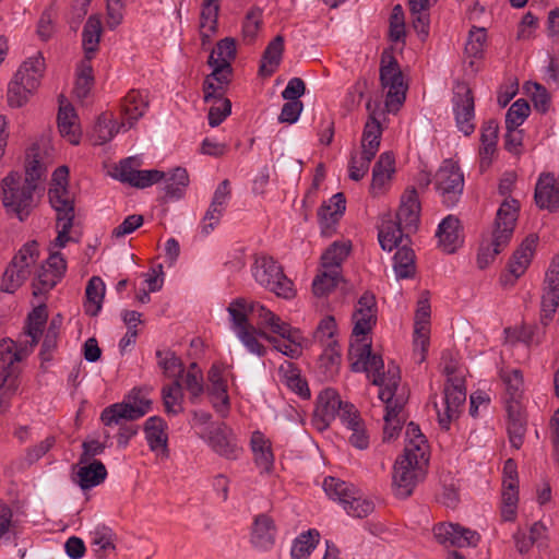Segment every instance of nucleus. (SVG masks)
Returning a JSON list of instances; mask_svg holds the SVG:
<instances>
[{
  "label": "nucleus",
  "instance_id": "31",
  "mask_svg": "<svg viewBox=\"0 0 559 559\" xmlns=\"http://www.w3.org/2000/svg\"><path fill=\"white\" fill-rule=\"evenodd\" d=\"M420 204L415 189L405 191L396 213V221L403 225L407 233H414L419 223Z\"/></svg>",
  "mask_w": 559,
  "mask_h": 559
},
{
  "label": "nucleus",
  "instance_id": "34",
  "mask_svg": "<svg viewBox=\"0 0 559 559\" xmlns=\"http://www.w3.org/2000/svg\"><path fill=\"white\" fill-rule=\"evenodd\" d=\"M436 236L442 250L447 253H453L462 243L459 219L448 215L439 224Z\"/></svg>",
  "mask_w": 559,
  "mask_h": 559
},
{
  "label": "nucleus",
  "instance_id": "39",
  "mask_svg": "<svg viewBox=\"0 0 559 559\" xmlns=\"http://www.w3.org/2000/svg\"><path fill=\"white\" fill-rule=\"evenodd\" d=\"M367 109L370 111V115L362 132L361 152L367 153L369 156H376L380 147L382 128L379 119L376 117V112L371 111L370 104L367 105Z\"/></svg>",
  "mask_w": 559,
  "mask_h": 559
},
{
  "label": "nucleus",
  "instance_id": "14",
  "mask_svg": "<svg viewBox=\"0 0 559 559\" xmlns=\"http://www.w3.org/2000/svg\"><path fill=\"white\" fill-rule=\"evenodd\" d=\"M139 164L135 157L124 158L111 171V176L132 187L144 189L165 178L163 171L156 169H138Z\"/></svg>",
  "mask_w": 559,
  "mask_h": 559
},
{
  "label": "nucleus",
  "instance_id": "58",
  "mask_svg": "<svg viewBox=\"0 0 559 559\" xmlns=\"http://www.w3.org/2000/svg\"><path fill=\"white\" fill-rule=\"evenodd\" d=\"M337 325L334 317L326 316L319 322L317 330L313 334L314 341L318 342L321 347L338 345L336 340Z\"/></svg>",
  "mask_w": 559,
  "mask_h": 559
},
{
  "label": "nucleus",
  "instance_id": "13",
  "mask_svg": "<svg viewBox=\"0 0 559 559\" xmlns=\"http://www.w3.org/2000/svg\"><path fill=\"white\" fill-rule=\"evenodd\" d=\"M452 110L456 127L464 135L475 131L474 96L466 83H456L453 87Z\"/></svg>",
  "mask_w": 559,
  "mask_h": 559
},
{
  "label": "nucleus",
  "instance_id": "59",
  "mask_svg": "<svg viewBox=\"0 0 559 559\" xmlns=\"http://www.w3.org/2000/svg\"><path fill=\"white\" fill-rule=\"evenodd\" d=\"M341 348L340 345L322 347L319 358V367L323 370L325 378H333L340 369Z\"/></svg>",
  "mask_w": 559,
  "mask_h": 559
},
{
  "label": "nucleus",
  "instance_id": "28",
  "mask_svg": "<svg viewBox=\"0 0 559 559\" xmlns=\"http://www.w3.org/2000/svg\"><path fill=\"white\" fill-rule=\"evenodd\" d=\"M107 477V469L105 465L98 461H85L79 460L74 474L73 480L83 490L91 489L100 485Z\"/></svg>",
  "mask_w": 559,
  "mask_h": 559
},
{
  "label": "nucleus",
  "instance_id": "45",
  "mask_svg": "<svg viewBox=\"0 0 559 559\" xmlns=\"http://www.w3.org/2000/svg\"><path fill=\"white\" fill-rule=\"evenodd\" d=\"M106 286L104 281L98 276H93L86 286V301L84 304L85 312L90 316H97L102 309L105 297Z\"/></svg>",
  "mask_w": 559,
  "mask_h": 559
},
{
  "label": "nucleus",
  "instance_id": "33",
  "mask_svg": "<svg viewBox=\"0 0 559 559\" xmlns=\"http://www.w3.org/2000/svg\"><path fill=\"white\" fill-rule=\"evenodd\" d=\"M498 123L495 120L486 121L481 127L479 147V168L487 170L497 152Z\"/></svg>",
  "mask_w": 559,
  "mask_h": 559
},
{
  "label": "nucleus",
  "instance_id": "63",
  "mask_svg": "<svg viewBox=\"0 0 559 559\" xmlns=\"http://www.w3.org/2000/svg\"><path fill=\"white\" fill-rule=\"evenodd\" d=\"M236 41L234 38L226 37L217 43L216 48L210 55L209 63H228L235 59Z\"/></svg>",
  "mask_w": 559,
  "mask_h": 559
},
{
  "label": "nucleus",
  "instance_id": "38",
  "mask_svg": "<svg viewBox=\"0 0 559 559\" xmlns=\"http://www.w3.org/2000/svg\"><path fill=\"white\" fill-rule=\"evenodd\" d=\"M285 48V39L282 35L274 37L266 46L260 63V73L271 76L280 67Z\"/></svg>",
  "mask_w": 559,
  "mask_h": 559
},
{
  "label": "nucleus",
  "instance_id": "23",
  "mask_svg": "<svg viewBox=\"0 0 559 559\" xmlns=\"http://www.w3.org/2000/svg\"><path fill=\"white\" fill-rule=\"evenodd\" d=\"M395 157L391 152H383L372 168L370 193L373 197L383 195L389 191L395 175Z\"/></svg>",
  "mask_w": 559,
  "mask_h": 559
},
{
  "label": "nucleus",
  "instance_id": "2",
  "mask_svg": "<svg viewBox=\"0 0 559 559\" xmlns=\"http://www.w3.org/2000/svg\"><path fill=\"white\" fill-rule=\"evenodd\" d=\"M429 462V447L419 427L409 423L405 430V448L393 469V486L397 497L412 495L416 485L425 477Z\"/></svg>",
  "mask_w": 559,
  "mask_h": 559
},
{
  "label": "nucleus",
  "instance_id": "3",
  "mask_svg": "<svg viewBox=\"0 0 559 559\" xmlns=\"http://www.w3.org/2000/svg\"><path fill=\"white\" fill-rule=\"evenodd\" d=\"M348 356L352 370L355 372H366L367 377L374 385L379 386V399L388 401L392 399L394 393L405 391V386L401 384L400 369L394 364L388 366V370L381 371L384 367L380 356L371 353V343L369 340L361 342L352 341L349 345Z\"/></svg>",
  "mask_w": 559,
  "mask_h": 559
},
{
  "label": "nucleus",
  "instance_id": "17",
  "mask_svg": "<svg viewBox=\"0 0 559 559\" xmlns=\"http://www.w3.org/2000/svg\"><path fill=\"white\" fill-rule=\"evenodd\" d=\"M538 243V236L528 235L513 252L509 261V274L502 275L500 282L502 286H512L530 266Z\"/></svg>",
  "mask_w": 559,
  "mask_h": 559
},
{
  "label": "nucleus",
  "instance_id": "22",
  "mask_svg": "<svg viewBox=\"0 0 559 559\" xmlns=\"http://www.w3.org/2000/svg\"><path fill=\"white\" fill-rule=\"evenodd\" d=\"M536 205L550 212L559 211V173H542L538 176L535 193Z\"/></svg>",
  "mask_w": 559,
  "mask_h": 559
},
{
  "label": "nucleus",
  "instance_id": "56",
  "mask_svg": "<svg viewBox=\"0 0 559 559\" xmlns=\"http://www.w3.org/2000/svg\"><path fill=\"white\" fill-rule=\"evenodd\" d=\"M323 490L330 499L337 501L342 506L347 501L348 497H353V493H356V488L353 485L334 477H326L324 479Z\"/></svg>",
  "mask_w": 559,
  "mask_h": 559
},
{
  "label": "nucleus",
  "instance_id": "40",
  "mask_svg": "<svg viewBox=\"0 0 559 559\" xmlns=\"http://www.w3.org/2000/svg\"><path fill=\"white\" fill-rule=\"evenodd\" d=\"M437 0H408L412 24L416 33L425 39L429 34V10Z\"/></svg>",
  "mask_w": 559,
  "mask_h": 559
},
{
  "label": "nucleus",
  "instance_id": "42",
  "mask_svg": "<svg viewBox=\"0 0 559 559\" xmlns=\"http://www.w3.org/2000/svg\"><path fill=\"white\" fill-rule=\"evenodd\" d=\"M102 35V22L99 17L92 15L87 19L82 32V45L85 59L91 60L98 49Z\"/></svg>",
  "mask_w": 559,
  "mask_h": 559
},
{
  "label": "nucleus",
  "instance_id": "11",
  "mask_svg": "<svg viewBox=\"0 0 559 559\" xmlns=\"http://www.w3.org/2000/svg\"><path fill=\"white\" fill-rule=\"evenodd\" d=\"M435 186L447 206L456 204L463 192L464 176L455 162L445 159L441 164L435 176Z\"/></svg>",
  "mask_w": 559,
  "mask_h": 559
},
{
  "label": "nucleus",
  "instance_id": "43",
  "mask_svg": "<svg viewBox=\"0 0 559 559\" xmlns=\"http://www.w3.org/2000/svg\"><path fill=\"white\" fill-rule=\"evenodd\" d=\"M45 68V59L41 52H36L34 56L23 61L14 74V78L22 82L26 79H34V87L38 88Z\"/></svg>",
  "mask_w": 559,
  "mask_h": 559
},
{
  "label": "nucleus",
  "instance_id": "6",
  "mask_svg": "<svg viewBox=\"0 0 559 559\" xmlns=\"http://www.w3.org/2000/svg\"><path fill=\"white\" fill-rule=\"evenodd\" d=\"M37 183L28 181L16 171H11L1 181L2 204L8 213L25 221L36 206Z\"/></svg>",
  "mask_w": 559,
  "mask_h": 559
},
{
  "label": "nucleus",
  "instance_id": "54",
  "mask_svg": "<svg viewBox=\"0 0 559 559\" xmlns=\"http://www.w3.org/2000/svg\"><path fill=\"white\" fill-rule=\"evenodd\" d=\"M393 269L397 278L412 277L415 273L414 251L406 246L399 248L393 257Z\"/></svg>",
  "mask_w": 559,
  "mask_h": 559
},
{
  "label": "nucleus",
  "instance_id": "32",
  "mask_svg": "<svg viewBox=\"0 0 559 559\" xmlns=\"http://www.w3.org/2000/svg\"><path fill=\"white\" fill-rule=\"evenodd\" d=\"M58 129L62 138L71 144H79L82 131L74 108L67 100L61 99L58 112Z\"/></svg>",
  "mask_w": 559,
  "mask_h": 559
},
{
  "label": "nucleus",
  "instance_id": "55",
  "mask_svg": "<svg viewBox=\"0 0 559 559\" xmlns=\"http://www.w3.org/2000/svg\"><path fill=\"white\" fill-rule=\"evenodd\" d=\"M519 486H502L500 514L504 522H513L518 514Z\"/></svg>",
  "mask_w": 559,
  "mask_h": 559
},
{
  "label": "nucleus",
  "instance_id": "24",
  "mask_svg": "<svg viewBox=\"0 0 559 559\" xmlns=\"http://www.w3.org/2000/svg\"><path fill=\"white\" fill-rule=\"evenodd\" d=\"M346 209V200L343 193L332 195L328 202L323 203L318 212L321 234L324 237H331L336 229L341 217Z\"/></svg>",
  "mask_w": 559,
  "mask_h": 559
},
{
  "label": "nucleus",
  "instance_id": "64",
  "mask_svg": "<svg viewBox=\"0 0 559 559\" xmlns=\"http://www.w3.org/2000/svg\"><path fill=\"white\" fill-rule=\"evenodd\" d=\"M60 276L51 272L47 266L41 265L33 282V295L40 296L53 288L60 281Z\"/></svg>",
  "mask_w": 559,
  "mask_h": 559
},
{
  "label": "nucleus",
  "instance_id": "52",
  "mask_svg": "<svg viewBox=\"0 0 559 559\" xmlns=\"http://www.w3.org/2000/svg\"><path fill=\"white\" fill-rule=\"evenodd\" d=\"M165 411L169 415H178L183 411V393L180 380L165 385L162 390Z\"/></svg>",
  "mask_w": 559,
  "mask_h": 559
},
{
  "label": "nucleus",
  "instance_id": "7",
  "mask_svg": "<svg viewBox=\"0 0 559 559\" xmlns=\"http://www.w3.org/2000/svg\"><path fill=\"white\" fill-rule=\"evenodd\" d=\"M254 280L263 287L283 298L294 296L293 283L283 273L282 267L271 257H258L252 266Z\"/></svg>",
  "mask_w": 559,
  "mask_h": 559
},
{
  "label": "nucleus",
  "instance_id": "44",
  "mask_svg": "<svg viewBox=\"0 0 559 559\" xmlns=\"http://www.w3.org/2000/svg\"><path fill=\"white\" fill-rule=\"evenodd\" d=\"M36 90L34 79H26L22 82L13 78L8 87L9 105L15 108L24 106Z\"/></svg>",
  "mask_w": 559,
  "mask_h": 559
},
{
  "label": "nucleus",
  "instance_id": "35",
  "mask_svg": "<svg viewBox=\"0 0 559 559\" xmlns=\"http://www.w3.org/2000/svg\"><path fill=\"white\" fill-rule=\"evenodd\" d=\"M342 423L352 431L348 441L353 447L359 450H365L369 447V435L356 408L349 407L344 411L342 413Z\"/></svg>",
  "mask_w": 559,
  "mask_h": 559
},
{
  "label": "nucleus",
  "instance_id": "25",
  "mask_svg": "<svg viewBox=\"0 0 559 559\" xmlns=\"http://www.w3.org/2000/svg\"><path fill=\"white\" fill-rule=\"evenodd\" d=\"M247 308H250V316L257 320L259 329L265 332L269 331L270 334H276L280 337L295 330L289 323L283 321L277 314L263 305L247 299Z\"/></svg>",
  "mask_w": 559,
  "mask_h": 559
},
{
  "label": "nucleus",
  "instance_id": "27",
  "mask_svg": "<svg viewBox=\"0 0 559 559\" xmlns=\"http://www.w3.org/2000/svg\"><path fill=\"white\" fill-rule=\"evenodd\" d=\"M148 107L147 95L145 92L130 91L121 104V128L128 130L144 116Z\"/></svg>",
  "mask_w": 559,
  "mask_h": 559
},
{
  "label": "nucleus",
  "instance_id": "18",
  "mask_svg": "<svg viewBox=\"0 0 559 559\" xmlns=\"http://www.w3.org/2000/svg\"><path fill=\"white\" fill-rule=\"evenodd\" d=\"M436 540L445 547L476 546L479 535L467 527L454 523H439L433 527Z\"/></svg>",
  "mask_w": 559,
  "mask_h": 559
},
{
  "label": "nucleus",
  "instance_id": "26",
  "mask_svg": "<svg viewBox=\"0 0 559 559\" xmlns=\"http://www.w3.org/2000/svg\"><path fill=\"white\" fill-rule=\"evenodd\" d=\"M50 162L45 144H32L25 155V177L28 181L37 183L46 177L47 166Z\"/></svg>",
  "mask_w": 559,
  "mask_h": 559
},
{
  "label": "nucleus",
  "instance_id": "30",
  "mask_svg": "<svg viewBox=\"0 0 559 559\" xmlns=\"http://www.w3.org/2000/svg\"><path fill=\"white\" fill-rule=\"evenodd\" d=\"M166 421L157 416L146 419L144 425L145 439L150 449L157 455H168V435Z\"/></svg>",
  "mask_w": 559,
  "mask_h": 559
},
{
  "label": "nucleus",
  "instance_id": "10",
  "mask_svg": "<svg viewBox=\"0 0 559 559\" xmlns=\"http://www.w3.org/2000/svg\"><path fill=\"white\" fill-rule=\"evenodd\" d=\"M198 436L213 452L226 460H237L242 453L235 432L225 423L211 425L204 431H198Z\"/></svg>",
  "mask_w": 559,
  "mask_h": 559
},
{
  "label": "nucleus",
  "instance_id": "50",
  "mask_svg": "<svg viewBox=\"0 0 559 559\" xmlns=\"http://www.w3.org/2000/svg\"><path fill=\"white\" fill-rule=\"evenodd\" d=\"M320 540L317 530H309L295 538L292 545L290 555L293 559H307Z\"/></svg>",
  "mask_w": 559,
  "mask_h": 559
},
{
  "label": "nucleus",
  "instance_id": "1",
  "mask_svg": "<svg viewBox=\"0 0 559 559\" xmlns=\"http://www.w3.org/2000/svg\"><path fill=\"white\" fill-rule=\"evenodd\" d=\"M47 318L46 307L37 306L28 314L25 331L16 342L12 340L0 342V389L7 388L10 391L16 389L19 362L33 352L43 334Z\"/></svg>",
  "mask_w": 559,
  "mask_h": 559
},
{
  "label": "nucleus",
  "instance_id": "37",
  "mask_svg": "<svg viewBox=\"0 0 559 559\" xmlns=\"http://www.w3.org/2000/svg\"><path fill=\"white\" fill-rule=\"evenodd\" d=\"M254 462L262 472H270L274 464L271 441L261 432L254 431L250 440Z\"/></svg>",
  "mask_w": 559,
  "mask_h": 559
},
{
  "label": "nucleus",
  "instance_id": "16",
  "mask_svg": "<svg viewBox=\"0 0 559 559\" xmlns=\"http://www.w3.org/2000/svg\"><path fill=\"white\" fill-rule=\"evenodd\" d=\"M559 307V253L551 260L544 280L540 322L548 325Z\"/></svg>",
  "mask_w": 559,
  "mask_h": 559
},
{
  "label": "nucleus",
  "instance_id": "21",
  "mask_svg": "<svg viewBox=\"0 0 559 559\" xmlns=\"http://www.w3.org/2000/svg\"><path fill=\"white\" fill-rule=\"evenodd\" d=\"M353 341L368 340L367 334L371 331L376 323V299L374 296L365 293L356 305L355 312L353 314Z\"/></svg>",
  "mask_w": 559,
  "mask_h": 559
},
{
  "label": "nucleus",
  "instance_id": "47",
  "mask_svg": "<svg viewBox=\"0 0 559 559\" xmlns=\"http://www.w3.org/2000/svg\"><path fill=\"white\" fill-rule=\"evenodd\" d=\"M301 342H302V335L298 329H295L288 334H284L281 336V338H276L273 336V341H270L277 352L282 353L283 355L289 357V358H297L301 355Z\"/></svg>",
  "mask_w": 559,
  "mask_h": 559
},
{
  "label": "nucleus",
  "instance_id": "53",
  "mask_svg": "<svg viewBox=\"0 0 559 559\" xmlns=\"http://www.w3.org/2000/svg\"><path fill=\"white\" fill-rule=\"evenodd\" d=\"M118 130L112 115L102 114L93 128L91 139L95 145H103L111 141Z\"/></svg>",
  "mask_w": 559,
  "mask_h": 559
},
{
  "label": "nucleus",
  "instance_id": "62",
  "mask_svg": "<svg viewBox=\"0 0 559 559\" xmlns=\"http://www.w3.org/2000/svg\"><path fill=\"white\" fill-rule=\"evenodd\" d=\"M374 156H369L364 152H353L348 163V177L354 181L361 180L368 173L370 163Z\"/></svg>",
  "mask_w": 559,
  "mask_h": 559
},
{
  "label": "nucleus",
  "instance_id": "61",
  "mask_svg": "<svg viewBox=\"0 0 559 559\" xmlns=\"http://www.w3.org/2000/svg\"><path fill=\"white\" fill-rule=\"evenodd\" d=\"M39 257L38 245L36 241L25 243L14 255L12 263L20 270L26 271L29 275Z\"/></svg>",
  "mask_w": 559,
  "mask_h": 559
},
{
  "label": "nucleus",
  "instance_id": "19",
  "mask_svg": "<svg viewBox=\"0 0 559 559\" xmlns=\"http://www.w3.org/2000/svg\"><path fill=\"white\" fill-rule=\"evenodd\" d=\"M207 380V391L212 405L217 414L226 417L230 407L227 384L228 371L218 365H213L209 370Z\"/></svg>",
  "mask_w": 559,
  "mask_h": 559
},
{
  "label": "nucleus",
  "instance_id": "12",
  "mask_svg": "<svg viewBox=\"0 0 559 559\" xmlns=\"http://www.w3.org/2000/svg\"><path fill=\"white\" fill-rule=\"evenodd\" d=\"M349 407L355 408L353 404L343 403L335 390L325 389L317 399L311 424L318 431H324L336 416L342 420V413Z\"/></svg>",
  "mask_w": 559,
  "mask_h": 559
},
{
  "label": "nucleus",
  "instance_id": "8",
  "mask_svg": "<svg viewBox=\"0 0 559 559\" xmlns=\"http://www.w3.org/2000/svg\"><path fill=\"white\" fill-rule=\"evenodd\" d=\"M151 408L152 402L142 391H132L129 402L106 407L100 414V420L105 426L121 425L123 420H136L143 417Z\"/></svg>",
  "mask_w": 559,
  "mask_h": 559
},
{
  "label": "nucleus",
  "instance_id": "4",
  "mask_svg": "<svg viewBox=\"0 0 559 559\" xmlns=\"http://www.w3.org/2000/svg\"><path fill=\"white\" fill-rule=\"evenodd\" d=\"M519 203L516 200H506L497 211L492 231L480 242L477 253V265L486 269L510 242L518 219Z\"/></svg>",
  "mask_w": 559,
  "mask_h": 559
},
{
  "label": "nucleus",
  "instance_id": "9",
  "mask_svg": "<svg viewBox=\"0 0 559 559\" xmlns=\"http://www.w3.org/2000/svg\"><path fill=\"white\" fill-rule=\"evenodd\" d=\"M380 80L385 92V107L389 112H395L405 100L407 86L397 61L389 56L382 59Z\"/></svg>",
  "mask_w": 559,
  "mask_h": 559
},
{
  "label": "nucleus",
  "instance_id": "41",
  "mask_svg": "<svg viewBox=\"0 0 559 559\" xmlns=\"http://www.w3.org/2000/svg\"><path fill=\"white\" fill-rule=\"evenodd\" d=\"M218 16V4L216 0H204L200 16V36L202 45L211 41L212 35L216 32Z\"/></svg>",
  "mask_w": 559,
  "mask_h": 559
},
{
  "label": "nucleus",
  "instance_id": "57",
  "mask_svg": "<svg viewBox=\"0 0 559 559\" xmlns=\"http://www.w3.org/2000/svg\"><path fill=\"white\" fill-rule=\"evenodd\" d=\"M189 185V176L185 168L177 167L165 180V194L169 199H179Z\"/></svg>",
  "mask_w": 559,
  "mask_h": 559
},
{
  "label": "nucleus",
  "instance_id": "51",
  "mask_svg": "<svg viewBox=\"0 0 559 559\" xmlns=\"http://www.w3.org/2000/svg\"><path fill=\"white\" fill-rule=\"evenodd\" d=\"M158 367L163 370L165 377L179 380L185 369L181 359L169 349H158L156 352Z\"/></svg>",
  "mask_w": 559,
  "mask_h": 559
},
{
  "label": "nucleus",
  "instance_id": "49",
  "mask_svg": "<svg viewBox=\"0 0 559 559\" xmlns=\"http://www.w3.org/2000/svg\"><path fill=\"white\" fill-rule=\"evenodd\" d=\"M91 544L98 556H107L116 548L115 534L111 528L98 525L91 532Z\"/></svg>",
  "mask_w": 559,
  "mask_h": 559
},
{
  "label": "nucleus",
  "instance_id": "36",
  "mask_svg": "<svg viewBox=\"0 0 559 559\" xmlns=\"http://www.w3.org/2000/svg\"><path fill=\"white\" fill-rule=\"evenodd\" d=\"M408 234L403 225L394 221L391 215H386L379 227L378 239L383 250L392 251L402 242L403 236Z\"/></svg>",
  "mask_w": 559,
  "mask_h": 559
},
{
  "label": "nucleus",
  "instance_id": "15",
  "mask_svg": "<svg viewBox=\"0 0 559 559\" xmlns=\"http://www.w3.org/2000/svg\"><path fill=\"white\" fill-rule=\"evenodd\" d=\"M465 400L466 392L462 381L459 379H449L444 386L441 403L435 402V408L441 428L449 429L450 423L457 416L460 407Z\"/></svg>",
  "mask_w": 559,
  "mask_h": 559
},
{
  "label": "nucleus",
  "instance_id": "5",
  "mask_svg": "<svg viewBox=\"0 0 559 559\" xmlns=\"http://www.w3.org/2000/svg\"><path fill=\"white\" fill-rule=\"evenodd\" d=\"M247 307V299L245 298H237L229 304L227 311L230 330L248 353L264 357L267 354V347L262 343V340L273 341V335L250 322V308Z\"/></svg>",
  "mask_w": 559,
  "mask_h": 559
},
{
  "label": "nucleus",
  "instance_id": "60",
  "mask_svg": "<svg viewBox=\"0 0 559 559\" xmlns=\"http://www.w3.org/2000/svg\"><path fill=\"white\" fill-rule=\"evenodd\" d=\"M340 280V271L336 269H322L312 282L313 294L318 297L328 295L335 288Z\"/></svg>",
  "mask_w": 559,
  "mask_h": 559
},
{
  "label": "nucleus",
  "instance_id": "20",
  "mask_svg": "<svg viewBox=\"0 0 559 559\" xmlns=\"http://www.w3.org/2000/svg\"><path fill=\"white\" fill-rule=\"evenodd\" d=\"M407 399L408 394L406 390H397V393H394L392 399L382 401L385 404L383 441L391 442L399 437L405 420L403 409Z\"/></svg>",
  "mask_w": 559,
  "mask_h": 559
},
{
  "label": "nucleus",
  "instance_id": "29",
  "mask_svg": "<svg viewBox=\"0 0 559 559\" xmlns=\"http://www.w3.org/2000/svg\"><path fill=\"white\" fill-rule=\"evenodd\" d=\"M276 526L274 521L266 514H259L254 518L250 534V543L260 550H269L275 544Z\"/></svg>",
  "mask_w": 559,
  "mask_h": 559
},
{
  "label": "nucleus",
  "instance_id": "46",
  "mask_svg": "<svg viewBox=\"0 0 559 559\" xmlns=\"http://www.w3.org/2000/svg\"><path fill=\"white\" fill-rule=\"evenodd\" d=\"M49 202L59 218H74L73 200L67 187L49 188Z\"/></svg>",
  "mask_w": 559,
  "mask_h": 559
},
{
  "label": "nucleus",
  "instance_id": "48",
  "mask_svg": "<svg viewBox=\"0 0 559 559\" xmlns=\"http://www.w3.org/2000/svg\"><path fill=\"white\" fill-rule=\"evenodd\" d=\"M352 249L349 240L334 241L321 257L322 269L338 270L343 261L347 258Z\"/></svg>",
  "mask_w": 559,
  "mask_h": 559
}]
</instances>
